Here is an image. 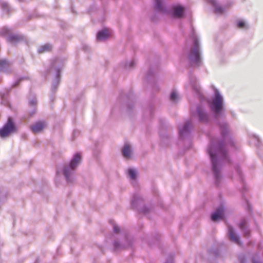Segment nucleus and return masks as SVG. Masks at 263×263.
I'll return each mask as SVG.
<instances>
[{"instance_id":"1","label":"nucleus","mask_w":263,"mask_h":263,"mask_svg":"<svg viewBox=\"0 0 263 263\" xmlns=\"http://www.w3.org/2000/svg\"><path fill=\"white\" fill-rule=\"evenodd\" d=\"M222 140L220 141L216 138L211 139L210 145L207 151L210 157L212 170L214 175L215 183L217 186H219L222 179L221 174V168L222 161L229 162L230 159L227 151V146L229 144L234 146V142L229 136V129L228 124L225 122L219 123Z\"/></svg>"},{"instance_id":"2","label":"nucleus","mask_w":263,"mask_h":263,"mask_svg":"<svg viewBox=\"0 0 263 263\" xmlns=\"http://www.w3.org/2000/svg\"><path fill=\"white\" fill-rule=\"evenodd\" d=\"M81 159L79 153L75 154L69 163L64 164L61 170L59 168L57 170V174L62 173L68 184L73 183L76 180V170L80 164Z\"/></svg>"},{"instance_id":"3","label":"nucleus","mask_w":263,"mask_h":263,"mask_svg":"<svg viewBox=\"0 0 263 263\" xmlns=\"http://www.w3.org/2000/svg\"><path fill=\"white\" fill-rule=\"evenodd\" d=\"M214 96L209 102V107L213 113L214 118L218 119L220 117L224 116V100L219 90L214 88Z\"/></svg>"},{"instance_id":"4","label":"nucleus","mask_w":263,"mask_h":263,"mask_svg":"<svg viewBox=\"0 0 263 263\" xmlns=\"http://www.w3.org/2000/svg\"><path fill=\"white\" fill-rule=\"evenodd\" d=\"M191 37L193 41V47L188 54V60L192 66H199L202 63L199 40L194 31H192Z\"/></svg>"},{"instance_id":"5","label":"nucleus","mask_w":263,"mask_h":263,"mask_svg":"<svg viewBox=\"0 0 263 263\" xmlns=\"http://www.w3.org/2000/svg\"><path fill=\"white\" fill-rule=\"evenodd\" d=\"M66 60V59L64 58H57L51 62L48 72L53 74L55 76L51 86L52 91H55L59 85L60 81V72L64 67Z\"/></svg>"},{"instance_id":"6","label":"nucleus","mask_w":263,"mask_h":263,"mask_svg":"<svg viewBox=\"0 0 263 263\" xmlns=\"http://www.w3.org/2000/svg\"><path fill=\"white\" fill-rule=\"evenodd\" d=\"M155 9L162 14L170 13L176 18H181L184 16L185 8L182 6L177 4L172 6L171 11H168L162 0H155Z\"/></svg>"},{"instance_id":"7","label":"nucleus","mask_w":263,"mask_h":263,"mask_svg":"<svg viewBox=\"0 0 263 263\" xmlns=\"http://www.w3.org/2000/svg\"><path fill=\"white\" fill-rule=\"evenodd\" d=\"M17 128L11 117H9L6 123L0 129V137L5 138L11 134L16 133Z\"/></svg>"},{"instance_id":"8","label":"nucleus","mask_w":263,"mask_h":263,"mask_svg":"<svg viewBox=\"0 0 263 263\" xmlns=\"http://www.w3.org/2000/svg\"><path fill=\"white\" fill-rule=\"evenodd\" d=\"M143 203V199L138 194H134L133 195L132 201L131 205L133 208L137 209L141 213L146 214L148 212V209L143 206L142 208H140L139 206Z\"/></svg>"},{"instance_id":"9","label":"nucleus","mask_w":263,"mask_h":263,"mask_svg":"<svg viewBox=\"0 0 263 263\" xmlns=\"http://www.w3.org/2000/svg\"><path fill=\"white\" fill-rule=\"evenodd\" d=\"M11 30L9 28L4 27L2 28L0 31V34L3 36L8 35L7 40L8 42L15 44L18 43L22 39V36L17 34H11Z\"/></svg>"},{"instance_id":"10","label":"nucleus","mask_w":263,"mask_h":263,"mask_svg":"<svg viewBox=\"0 0 263 263\" xmlns=\"http://www.w3.org/2000/svg\"><path fill=\"white\" fill-rule=\"evenodd\" d=\"M196 113L198 119L200 123H208L210 120V115L209 112L201 106H197Z\"/></svg>"},{"instance_id":"11","label":"nucleus","mask_w":263,"mask_h":263,"mask_svg":"<svg viewBox=\"0 0 263 263\" xmlns=\"http://www.w3.org/2000/svg\"><path fill=\"white\" fill-rule=\"evenodd\" d=\"M132 239L127 236L124 239V241H115L114 242V248L115 251H118L130 247L132 246Z\"/></svg>"},{"instance_id":"12","label":"nucleus","mask_w":263,"mask_h":263,"mask_svg":"<svg viewBox=\"0 0 263 263\" xmlns=\"http://www.w3.org/2000/svg\"><path fill=\"white\" fill-rule=\"evenodd\" d=\"M192 127V124L191 121L185 122L182 126H179V135L181 139H184L189 137L191 134V129Z\"/></svg>"},{"instance_id":"13","label":"nucleus","mask_w":263,"mask_h":263,"mask_svg":"<svg viewBox=\"0 0 263 263\" xmlns=\"http://www.w3.org/2000/svg\"><path fill=\"white\" fill-rule=\"evenodd\" d=\"M213 7L214 12L217 15L222 14L226 11V8L230 7L233 3L228 4L224 6H222L218 4L216 0H206Z\"/></svg>"},{"instance_id":"14","label":"nucleus","mask_w":263,"mask_h":263,"mask_svg":"<svg viewBox=\"0 0 263 263\" xmlns=\"http://www.w3.org/2000/svg\"><path fill=\"white\" fill-rule=\"evenodd\" d=\"M224 208L223 205L219 206L211 215V219L213 221H216L223 218L224 216Z\"/></svg>"},{"instance_id":"15","label":"nucleus","mask_w":263,"mask_h":263,"mask_svg":"<svg viewBox=\"0 0 263 263\" xmlns=\"http://www.w3.org/2000/svg\"><path fill=\"white\" fill-rule=\"evenodd\" d=\"M189 81L193 90L199 95L200 94V87L197 83L196 77L192 74H190Z\"/></svg>"},{"instance_id":"16","label":"nucleus","mask_w":263,"mask_h":263,"mask_svg":"<svg viewBox=\"0 0 263 263\" xmlns=\"http://www.w3.org/2000/svg\"><path fill=\"white\" fill-rule=\"evenodd\" d=\"M12 70L11 64L6 60H2L0 61V71L5 73H10Z\"/></svg>"},{"instance_id":"17","label":"nucleus","mask_w":263,"mask_h":263,"mask_svg":"<svg viewBox=\"0 0 263 263\" xmlns=\"http://www.w3.org/2000/svg\"><path fill=\"white\" fill-rule=\"evenodd\" d=\"M228 235L231 241L238 245L241 244L239 236L235 233L233 228L231 226H229L228 228Z\"/></svg>"},{"instance_id":"18","label":"nucleus","mask_w":263,"mask_h":263,"mask_svg":"<svg viewBox=\"0 0 263 263\" xmlns=\"http://www.w3.org/2000/svg\"><path fill=\"white\" fill-rule=\"evenodd\" d=\"M28 112L30 116L34 115L36 110L37 100L35 97H33L29 100Z\"/></svg>"},{"instance_id":"19","label":"nucleus","mask_w":263,"mask_h":263,"mask_svg":"<svg viewBox=\"0 0 263 263\" xmlns=\"http://www.w3.org/2000/svg\"><path fill=\"white\" fill-rule=\"evenodd\" d=\"M45 123L38 121L30 126V129L33 133H38L43 130L45 127Z\"/></svg>"},{"instance_id":"20","label":"nucleus","mask_w":263,"mask_h":263,"mask_svg":"<svg viewBox=\"0 0 263 263\" xmlns=\"http://www.w3.org/2000/svg\"><path fill=\"white\" fill-rule=\"evenodd\" d=\"M109 36V32L107 29H103L99 31L97 34V41L99 42L104 41Z\"/></svg>"},{"instance_id":"21","label":"nucleus","mask_w":263,"mask_h":263,"mask_svg":"<svg viewBox=\"0 0 263 263\" xmlns=\"http://www.w3.org/2000/svg\"><path fill=\"white\" fill-rule=\"evenodd\" d=\"M122 154L123 157L127 159L131 158L132 151L130 146L128 144H125L122 149Z\"/></svg>"},{"instance_id":"22","label":"nucleus","mask_w":263,"mask_h":263,"mask_svg":"<svg viewBox=\"0 0 263 263\" xmlns=\"http://www.w3.org/2000/svg\"><path fill=\"white\" fill-rule=\"evenodd\" d=\"M239 228L243 231V235L246 237L250 235V230L248 228L247 223L246 220H242L239 223Z\"/></svg>"},{"instance_id":"23","label":"nucleus","mask_w":263,"mask_h":263,"mask_svg":"<svg viewBox=\"0 0 263 263\" xmlns=\"http://www.w3.org/2000/svg\"><path fill=\"white\" fill-rule=\"evenodd\" d=\"M52 49V46L50 44L47 43L41 46L38 48L39 53H44L46 52L50 51Z\"/></svg>"},{"instance_id":"24","label":"nucleus","mask_w":263,"mask_h":263,"mask_svg":"<svg viewBox=\"0 0 263 263\" xmlns=\"http://www.w3.org/2000/svg\"><path fill=\"white\" fill-rule=\"evenodd\" d=\"M250 137L251 142H253L257 147H260L261 146L260 139L257 135L254 134H250Z\"/></svg>"},{"instance_id":"25","label":"nucleus","mask_w":263,"mask_h":263,"mask_svg":"<svg viewBox=\"0 0 263 263\" xmlns=\"http://www.w3.org/2000/svg\"><path fill=\"white\" fill-rule=\"evenodd\" d=\"M179 96L175 90H173L170 96L169 99L172 103H177L179 100Z\"/></svg>"},{"instance_id":"26","label":"nucleus","mask_w":263,"mask_h":263,"mask_svg":"<svg viewBox=\"0 0 263 263\" xmlns=\"http://www.w3.org/2000/svg\"><path fill=\"white\" fill-rule=\"evenodd\" d=\"M235 170L238 175V177L239 180L243 184V175H242V171L238 165L236 164L235 165Z\"/></svg>"},{"instance_id":"27","label":"nucleus","mask_w":263,"mask_h":263,"mask_svg":"<svg viewBox=\"0 0 263 263\" xmlns=\"http://www.w3.org/2000/svg\"><path fill=\"white\" fill-rule=\"evenodd\" d=\"M128 176L132 180H135L137 176V172L135 170L130 168L128 170Z\"/></svg>"},{"instance_id":"28","label":"nucleus","mask_w":263,"mask_h":263,"mask_svg":"<svg viewBox=\"0 0 263 263\" xmlns=\"http://www.w3.org/2000/svg\"><path fill=\"white\" fill-rule=\"evenodd\" d=\"M136 65V61L134 59L126 62L125 64V68L127 69H130L133 68Z\"/></svg>"},{"instance_id":"29","label":"nucleus","mask_w":263,"mask_h":263,"mask_svg":"<svg viewBox=\"0 0 263 263\" xmlns=\"http://www.w3.org/2000/svg\"><path fill=\"white\" fill-rule=\"evenodd\" d=\"M2 8L4 12L9 13L11 11V8L6 2H3L2 3Z\"/></svg>"},{"instance_id":"30","label":"nucleus","mask_w":263,"mask_h":263,"mask_svg":"<svg viewBox=\"0 0 263 263\" xmlns=\"http://www.w3.org/2000/svg\"><path fill=\"white\" fill-rule=\"evenodd\" d=\"M1 104L5 106H9V103L7 97L4 94L1 95Z\"/></svg>"},{"instance_id":"31","label":"nucleus","mask_w":263,"mask_h":263,"mask_svg":"<svg viewBox=\"0 0 263 263\" xmlns=\"http://www.w3.org/2000/svg\"><path fill=\"white\" fill-rule=\"evenodd\" d=\"M154 70L153 69V68L152 67H151L147 72V74H146V78L147 79V80H149L151 77L153 76L154 74Z\"/></svg>"},{"instance_id":"32","label":"nucleus","mask_w":263,"mask_h":263,"mask_svg":"<svg viewBox=\"0 0 263 263\" xmlns=\"http://www.w3.org/2000/svg\"><path fill=\"white\" fill-rule=\"evenodd\" d=\"M237 26L239 28H243L246 27V24L243 21L238 20L237 21Z\"/></svg>"},{"instance_id":"33","label":"nucleus","mask_w":263,"mask_h":263,"mask_svg":"<svg viewBox=\"0 0 263 263\" xmlns=\"http://www.w3.org/2000/svg\"><path fill=\"white\" fill-rule=\"evenodd\" d=\"M112 224V226H113L114 232L115 233H119V231H120V228L118 226L116 225L114 223Z\"/></svg>"},{"instance_id":"34","label":"nucleus","mask_w":263,"mask_h":263,"mask_svg":"<svg viewBox=\"0 0 263 263\" xmlns=\"http://www.w3.org/2000/svg\"><path fill=\"white\" fill-rule=\"evenodd\" d=\"M165 263H173V256L172 255L169 256Z\"/></svg>"},{"instance_id":"35","label":"nucleus","mask_w":263,"mask_h":263,"mask_svg":"<svg viewBox=\"0 0 263 263\" xmlns=\"http://www.w3.org/2000/svg\"><path fill=\"white\" fill-rule=\"evenodd\" d=\"M79 134H80V132L78 130H74L73 132L72 135H73V137H75L76 136L79 135Z\"/></svg>"},{"instance_id":"36","label":"nucleus","mask_w":263,"mask_h":263,"mask_svg":"<svg viewBox=\"0 0 263 263\" xmlns=\"http://www.w3.org/2000/svg\"><path fill=\"white\" fill-rule=\"evenodd\" d=\"M240 263H246L245 259L243 257V258L240 257Z\"/></svg>"},{"instance_id":"37","label":"nucleus","mask_w":263,"mask_h":263,"mask_svg":"<svg viewBox=\"0 0 263 263\" xmlns=\"http://www.w3.org/2000/svg\"><path fill=\"white\" fill-rule=\"evenodd\" d=\"M253 263H261L260 261L255 260L254 259H253Z\"/></svg>"},{"instance_id":"38","label":"nucleus","mask_w":263,"mask_h":263,"mask_svg":"<svg viewBox=\"0 0 263 263\" xmlns=\"http://www.w3.org/2000/svg\"><path fill=\"white\" fill-rule=\"evenodd\" d=\"M126 105L128 109H129L130 108H132V106L129 104L128 103Z\"/></svg>"},{"instance_id":"39","label":"nucleus","mask_w":263,"mask_h":263,"mask_svg":"<svg viewBox=\"0 0 263 263\" xmlns=\"http://www.w3.org/2000/svg\"><path fill=\"white\" fill-rule=\"evenodd\" d=\"M18 84V82H16V83H15L14 84V86H16Z\"/></svg>"},{"instance_id":"40","label":"nucleus","mask_w":263,"mask_h":263,"mask_svg":"<svg viewBox=\"0 0 263 263\" xmlns=\"http://www.w3.org/2000/svg\"><path fill=\"white\" fill-rule=\"evenodd\" d=\"M217 253H218V251H215V252H214V254H215V255H216V254H217Z\"/></svg>"},{"instance_id":"41","label":"nucleus","mask_w":263,"mask_h":263,"mask_svg":"<svg viewBox=\"0 0 263 263\" xmlns=\"http://www.w3.org/2000/svg\"><path fill=\"white\" fill-rule=\"evenodd\" d=\"M1 81V78H0V82Z\"/></svg>"},{"instance_id":"42","label":"nucleus","mask_w":263,"mask_h":263,"mask_svg":"<svg viewBox=\"0 0 263 263\" xmlns=\"http://www.w3.org/2000/svg\"><path fill=\"white\" fill-rule=\"evenodd\" d=\"M20 1H22V0H19Z\"/></svg>"}]
</instances>
